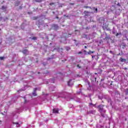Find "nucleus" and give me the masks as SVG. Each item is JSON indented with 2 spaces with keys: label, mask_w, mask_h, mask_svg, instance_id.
I'll list each match as a JSON object with an SVG mask.
<instances>
[{
  "label": "nucleus",
  "mask_w": 128,
  "mask_h": 128,
  "mask_svg": "<svg viewBox=\"0 0 128 128\" xmlns=\"http://www.w3.org/2000/svg\"><path fill=\"white\" fill-rule=\"evenodd\" d=\"M104 105L101 104L98 106V108H99V112L101 113V116H103V118H104V115L102 114V112L105 113L106 110L104 108Z\"/></svg>",
  "instance_id": "nucleus-1"
},
{
  "label": "nucleus",
  "mask_w": 128,
  "mask_h": 128,
  "mask_svg": "<svg viewBox=\"0 0 128 128\" xmlns=\"http://www.w3.org/2000/svg\"><path fill=\"white\" fill-rule=\"evenodd\" d=\"M84 54H92L96 52L94 51H91V50H90L88 52H86V50H84Z\"/></svg>",
  "instance_id": "nucleus-2"
},
{
  "label": "nucleus",
  "mask_w": 128,
  "mask_h": 128,
  "mask_svg": "<svg viewBox=\"0 0 128 128\" xmlns=\"http://www.w3.org/2000/svg\"><path fill=\"white\" fill-rule=\"evenodd\" d=\"M68 86H74V82H72V80H69V82H68Z\"/></svg>",
  "instance_id": "nucleus-3"
},
{
  "label": "nucleus",
  "mask_w": 128,
  "mask_h": 128,
  "mask_svg": "<svg viewBox=\"0 0 128 128\" xmlns=\"http://www.w3.org/2000/svg\"><path fill=\"white\" fill-rule=\"evenodd\" d=\"M88 18H90V20H88V19H86L87 22H94V20L92 19V18L90 17V16H88Z\"/></svg>",
  "instance_id": "nucleus-4"
},
{
  "label": "nucleus",
  "mask_w": 128,
  "mask_h": 128,
  "mask_svg": "<svg viewBox=\"0 0 128 128\" xmlns=\"http://www.w3.org/2000/svg\"><path fill=\"white\" fill-rule=\"evenodd\" d=\"M92 60H94V58H96V56H97V59H96V60H98V54L96 53V54L94 55L93 54L92 56Z\"/></svg>",
  "instance_id": "nucleus-5"
},
{
  "label": "nucleus",
  "mask_w": 128,
  "mask_h": 128,
  "mask_svg": "<svg viewBox=\"0 0 128 128\" xmlns=\"http://www.w3.org/2000/svg\"><path fill=\"white\" fill-rule=\"evenodd\" d=\"M88 114H96V110H90L88 112Z\"/></svg>",
  "instance_id": "nucleus-6"
},
{
  "label": "nucleus",
  "mask_w": 128,
  "mask_h": 128,
  "mask_svg": "<svg viewBox=\"0 0 128 128\" xmlns=\"http://www.w3.org/2000/svg\"><path fill=\"white\" fill-rule=\"evenodd\" d=\"M53 112L54 114H58V108H54Z\"/></svg>",
  "instance_id": "nucleus-7"
},
{
  "label": "nucleus",
  "mask_w": 128,
  "mask_h": 128,
  "mask_svg": "<svg viewBox=\"0 0 128 128\" xmlns=\"http://www.w3.org/2000/svg\"><path fill=\"white\" fill-rule=\"evenodd\" d=\"M99 22H100V24H104V18H100V20L99 21Z\"/></svg>",
  "instance_id": "nucleus-8"
},
{
  "label": "nucleus",
  "mask_w": 128,
  "mask_h": 128,
  "mask_svg": "<svg viewBox=\"0 0 128 128\" xmlns=\"http://www.w3.org/2000/svg\"><path fill=\"white\" fill-rule=\"evenodd\" d=\"M22 52L24 54H28V50L27 49H25L24 50H23L22 51Z\"/></svg>",
  "instance_id": "nucleus-9"
},
{
  "label": "nucleus",
  "mask_w": 128,
  "mask_h": 128,
  "mask_svg": "<svg viewBox=\"0 0 128 128\" xmlns=\"http://www.w3.org/2000/svg\"><path fill=\"white\" fill-rule=\"evenodd\" d=\"M82 38H86V40H90L88 36V35H86V34H84L82 36Z\"/></svg>",
  "instance_id": "nucleus-10"
},
{
  "label": "nucleus",
  "mask_w": 128,
  "mask_h": 128,
  "mask_svg": "<svg viewBox=\"0 0 128 128\" xmlns=\"http://www.w3.org/2000/svg\"><path fill=\"white\" fill-rule=\"evenodd\" d=\"M120 60L122 62H126V59H124V58H120Z\"/></svg>",
  "instance_id": "nucleus-11"
},
{
  "label": "nucleus",
  "mask_w": 128,
  "mask_h": 128,
  "mask_svg": "<svg viewBox=\"0 0 128 128\" xmlns=\"http://www.w3.org/2000/svg\"><path fill=\"white\" fill-rule=\"evenodd\" d=\"M82 48H86L87 46H86V44H84L82 45Z\"/></svg>",
  "instance_id": "nucleus-12"
},
{
  "label": "nucleus",
  "mask_w": 128,
  "mask_h": 128,
  "mask_svg": "<svg viewBox=\"0 0 128 128\" xmlns=\"http://www.w3.org/2000/svg\"><path fill=\"white\" fill-rule=\"evenodd\" d=\"M92 10H95V12L94 11V12H98V8H95L94 7H93Z\"/></svg>",
  "instance_id": "nucleus-13"
},
{
  "label": "nucleus",
  "mask_w": 128,
  "mask_h": 128,
  "mask_svg": "<svg viewBox=\"0 0 128 128\" xmlns=\"http://www.w3.org/2000/svg\"><path fill=\"white\" fill-rule=\"evenodd\" d=\"M1 9L2 10H6V6H2Z\"/></svg>",
  "instance_id": "nucleus-14"
},
{
  "label": "nucleus",
  "mask_w": 128,
  "mask_h": 128,
  "mask_svg": "<svg viewBox=\"0 0 128 128\" xmlns=\"http://www.w3.org/2000/svg\"><path fill=\"white\" fill-rule=\"evenodd\" d=\"M44 0H34V2H42Z\"/></svg>",
  "instance_id": "nucleus-15"
},
{
  "label": "nucleus",
  "mask_w": 128,
  "mask_h": 128,
  "mask_svg": "<svg viewBox=\"0 0 128 128\" xmlns=\"http://www.w3.org/2000/svg\"><path fill=\"white\" fill-rule=\"evenodd\" d=\"M20 2H16L15 4V6H20Z\"/></svg>",
  "instance_id": "nucleus-16"
},
{
  "label": "nucleus",
  "mask_w": 128,
  "mask_h": 128,
  "mask_svg": "<svg viewBox=\"0 0 128 128\" xmlns=\"http://www.w3.org/2000/svg\"><path fill=\"white\" fill-rule=\"evenodd\" d=\"M102 28L104 30L105 28H108V25L104 26V24H103Z\"/></svg>",
  "instance_id": "nucleus-17"
},
{
  "label": "nucleus",
  "mask_w": 128,
  "mask_h": 128,
  "mask_svg": "<svg viewBox=\"0 0 128 128\" xmlns=\"http://www.w3.org/2000/svg\"><path fill=\"white\" fill-rule=\"evenodd\" d=\"M116 9V7H114V6H112L111 7V11L112 12V10H115Z\"/></svg>",
  "instance_id": "nucleus-18"
},
{
  "label": "nucleus",
  "mask_w": 128,
  "mask_h": 128,
  "mask_svg": "<svg viewBox=\"0 0 128 128\" xmlns=\"http://www.w3.org/2000/svg\"><path fill=\"white\" fill-rule=\"evenodd\" d=\"M122 36V33H116V36Z\"/></svg>",
  "instance_id": "nucleus-19"
},
{
  "label": "nucleus",
  "mask_w": 128,
  "mask_h": 128,
  "mask_svg": "<svg viewBox=\"0 0 128 128\" xmlns=\"http://www.w3.org/2000/svg\"><path fill=\"white\" fill-rule=\"evenodd\" d=\"M32 96H36V92H33Z\"/></svg>",
  "instance_id": "nucleus-20"
},
{
  "label": "nucleus",
  "mask_w": 128,
  "mask_h": 128,
  "mask_svg": "<svg viewBox=\"0 0 128 128\" xmlns=\"http://www.w3.org/2000/svg\"><path fill=\"white\" fill-rule=\"evenodd\" d=\"M62 6H64L63 4H61L59 5V8H62Z\"/></svg>",
  "instance_id": "nucleus-21"
},
{
  "label": "nucleus",
  "mask_w": 128,
  "mask_h": 128,
  "mask_svg": "<svg viewBox=\"0 0 128 128\" xmlns=\"http://www.w3.org/2000/svg\"><path fill=\"white\" fill-rule=\"evenodd\" d=\"M32 40H36V37L34 36L32 38Z\"/></svg>",
  "instance_id": "nucleus-22"
},
{
  "label": "nucleus",
  "mask_w": 128,
  "mask_h": 128,
  "mask_svg": "<svg viewBox=\"0 0 128 128\" xmlns=\"http://www.w3.org/2000/svg\"><path fill=\"white\" fill-rule=\"evenodd\" d=\"M38 16H36V17H34V20H38Z\"/></svg>",
  "instance_id": "nucleus-23"
},
{
  "label": "nucleus",
  "mask_w": 128,
  "mask_h": 128,
  "mask_svg": "<svg viewBox=\"0 0 128 128\" xmlns=\"http://www.w3.org/2000/svg\"><path fill=\"white\" fill-rule=\"evenodd\" d=\"M14 124H18V126H20V124H18V122H14Z\"/></svg>",
  "instance_id": "nucleus-24"
},
{
  "label": "nucleus",
  "mask_w": 128,
  "mask_h": 128,
  "mask_svg": "<svg viewBox=\"0 0 128 128\" xmlns=\"http://www.w3.org/2000/svg\"><path fill=\"white\" fill-rule=\"evenodd\" d=\"M0 60H4V57H0Z\"/></svg>",
  "instance_id": "nucleus-25"
},
{
  "label": "nucleus",
  "mask_w": 128,
  "mask_h": 128,
  "mask_svg": "<svg viewBox=\"0 0 128 128\" xmlns=\"http://www.w3.org/2000/svg\"><path fill=\"white\" fill-rule=\"evenodd\" d=\"M90 106H96L95 104H92V103H90Z\"/></svg>",
  "instance_id": "nucleus-26"
},
{
  "label": "nucleus",
  "mask_w": 128,
  "mask_h": 128,
  "mask_svg": "<svg viewBox=\"0 0 128 128\" xmlns=\"http://www.w3.org/2000/svg\"><path fill=\"white\" fill-rule=\"evenodd\" d=\"M49 4L50 6H54V3L52 2V3H50Z\"/></svg>",
  "instance_id": "nucleus-27"
},
{
  "label": "nucleus",
  "mask_w": 128,
  "mask_h": 128,
  "mask_svg": "<svg viewBox=\"0 0 128 128\" xmlns=\"http://www.w3.org/2000/svg\"><path fill=\"white\" fill-rule=\"evenodd\" d=\"M36 90H38V88H34V92H36Z\"/></svg>",
  "instance_id": "nucleus-28"
},
{
  "label": "nucleus",
  "mask_w": 128,
  "mask_h": 128,
  "mask_svg": "<svg viewBox=\"0 0 128 128\" xmlns=\"http://www.w3.org/2000/svg\"><path fill=\"white\" fill-rule=\"evenodd\" d=\"M108 102H110V104H112V102L110 101V99L108 100Z\"/></svg>",
  "instance_id": "nucleus-29"
},
{
  "label": "nucleus",
  "mask_w": 128,
  "mask_h": 128,
  "mask_svg": "<svg viewBox=\"0 0 128 128\" xmlns=\"http://www.w3.org/2000/svg\"><path fill=\"white\" fill-rule=\"evenodd\" d=\"M126 94H128V88L126 89Z\"/></svg>",
  "instance_id": "nucleus-30"
},
{
  "label": "nucleus",
  "mask_w": 128,
  "mask_h": 128,
  "mask_svg": "<svg viewBox=\"0 0 128 128\" xmlns=\"http://www.w3.org/2000/svg\"><path fill=\"white\" fill-rule=\"evenodd\" d=\"M66 50H70V48L69 47H66Z\"/></svg>",
  "instance_id": "nucleus-31"
},
{
  "label": "nucleus",
  "mask_w": 128,
  "mask_h": 128,
  "mask_svg": "<svg viewBox=\"0 0 128 128\" xmlns=\"http://www.w3.org/2000/svg\"><path fill=\"white\" fill-rule=\"evenodd\" d=\"M80 76L78 75V74H77L76 75V78H80Z\"/></svg>",
  "instance_id": "nucleus-32"
},
{
  "label": "nucleus",
  "mask_w": 128,
  "mask_h": 128,
  "mask_svg": "<svg viewBox=\"0 0 128 128\" xmlns=\"http://www.w3.org/2000/svg\"><path fill=\"white\" fill-rule=\"evenodd\" d=\"M77 68H80V64L77 65Z\"/></svg>",
  "instance_id": "nucleus-33"
},
{
  "label": "nucleus",
  "mask_w": 128,
  "mask_h": 128,
  "mask_svg": "<svg viewBox=\"0 0 128 128\" xmlns=\"http://www.w3.org/2000/svg\"><path fill=\"white\" fill-rule=\"evenodd\" d=\"M112 34H116V31H114V30H112Z\"/></svg>",
  "instance_id": "nucleus-34"
},
{
  "label": "nucleus",
  "mask_w": 128,
  "mask_h": 128,
  "mask_svg": "<svg viewBox=\"0 0 128 128\" xmlns=\"http://www.w3.org/2000/svg\"><path fill=\"white\" fill-rule=\"evenodd\" d=\"M86 8H92L90 7L89 6H85Z\"/></svg>",
  "instance_id": "nucleus-35"
},
{
  "label": "nucleus",
  "mask_w": 128,
  "mask_h": 128,
  "mask_svg": "<svg viewBox=\"0 0 128 128\" xmlns=\"http://www.w3.org/2000/svg\"><path fill=\"white\" fill-rule=\"evenodd\" d=\"M110 54H114V52H112V50H110Z\"/></svg>",
  "instance_id": "nucleus-36"
},
{
  "label": "nucleus",
  "mask_w": 128,
  "mask_h": 128,
  "mask_svg": "<svg viewBox=\"0 0 128 128\" xmlns=\"http://www.w3.org/2000/svg\"><path fill=\"white\" fill-rule=\"evenodd\" d=\"M64 16H66V18H68V16L64 15Z\"/></svg>",
  "instance_id": "nucleus-37"
},
{
  "label": "nucleus",
  "mask_w": 128,
  "mask_h": 128,
  "mask_svg": "<svg viewBox=\"0 0 128 128\" xmlns=\"http://www.w3.org/2000/svg\"><path fill=\"white\" fill-rule=\"evenodd\" d=\"M20 10H22V6H20Z\"/></svg>",
  "instance_id": "nucleus-38"
},
{
  "label": "nucleus",
  "mask_w": 128,
  "mask_h": 128,
  "mask_svg": "<svg viewBox=\"0 0 128 128\" xmlns=\"http://www.w3.org/2000/svg\"><path fill=\"white\" fill-rule=\"evenodd\" d=\"M72 36V34H68V36Z\"/></svg>",
  "instance_id": "nucleus-39"
},
{
  "label": "nucleus",
  "mask_w": 128,
  "mask_h": 128,
  "mask_svg": "<svg viewBox=\"0 0 128 128\" xmlns=\"http://www.w3.org/2000/svg\"><path fill=\"white\" fill-rule=\"evenodd\" d=\"M2 20V17H0V20Z\"/></svg>",
  "instance_id": "nucleus-40"
},
{
  "label": "nucleus",
  "mask_w": 128,
  "mask_h": 128,
  "mask_svg": "<svg viewBox=\"0 0 128 128\" xmlns=\"http://www.w3.org/2000/svg\"><path fill=\"white\" fill-rule=\"evenodd\" d=\"M118 6H120V3L118 4Z\"/></svg>",
  "instance_id": "nucleus-41"
},
{
  "label": "nucleus",
  "mask_w": 128,
  "mask_h": 128,
  "mask_svg": "<svg viewBox=\"0 0 128 128\" xmlns=\"http://www.w3.org/2000/svg\"><path fill=\"white\" fill-rule=\"evenodd\" d=\"M56 18L58 19V16H56Z\"/></svg>",
  "instance_id": "nucleus-42"
},
{
  "label": "nucleus",
  "mask_w": 128,
  "mask_h": 128,
  "mask_svg": "<svg viewBox=\"0 0 128 128\" xmlns=\"http://www.w3.org/2000/svg\"><path fill=\"white\" fill-rule=\"evenodd\" d=\"M90 14V12H87V14Z\"/></svg>",
  "instance_id": "nucleus-43"
},
{
  "label": "nucleus",
  "mask_w": 128,
  "mask_h": 128,
  "mask_svg": "<svg viewBox=\"0 0 128 128\" xmlns=\"http://www.w3.org/2000/svg\"><path fill=\"white\" fill-rule=\"evenodd\" d=\"M70 4L74 5V3H70Z\"/></svg>",
  "instance_id": "nucleus-44"
},
{
  "label": "nucleus",
  "mask_w": 128,
  "mask_h": 128,
  "mask_svg": "<svg viewBox=\"0 0 128 128\" xmlns=\"http://www.w3.org/2000/svg\"><path fill=\"white\" fill-rule=\"evenodd\" d=\"M118 56H120V53H119V54H118Z\"/></svg>",
  "instance_id": "nucleus-45"
},
{
  "label": "nucleus",
  "mask_w": 128,
  "mask_h": 128,
  "mask_svg": "<svg viewBox=\"0 0 128 128\" xmlns=\"http://www.w3.org/2000/svg\"><path fill=\"white\" fill-rule=\"evenodd\" d=\"M124 70H128V68H124Z\"/></svg>",
  "instance_id": "nucleus-46"
},
{
  "label": "nucleus",
  "mask_w": 128,
  "mask_h": 128,
  "mask_svg": "<svg viewBox=\"0 0 128 128\" xmlns=\"http://www.w3.org/2000/svg\"><path fill=\"white\" fill-rule=\"evenodd\" d=\"M94 80H96V78H95Z\"/></svg>",
  "instance_id": "nucleus-47"
},
{
  "label": "nucleus",
  "mask_w": 128,
  "mask_h": 128,
  "mask_svg": "<svg viewBox=\"0 0 128 128\" xmlns=\"http://www.w3.org/2000/svg\"><path fill=\"white\" fill-rule=\"evenodd\" d=\"M88 16V15H86V16H85L86 18V16Z\"/></svg>",
  "instance_id": "nucleus-48"
},
{
  "label": "nucleus",
  "mask_w": 128,
  "mask_h": 128,
  "mask_svg": "<svg viewBox=\"0 0 128 128\" xmlns=\"http://www.w3.org/2000/svg\"><path fill=\"white\" fill-rule=\"evenodd\" d=\"M47 40H48V37H46Z\"/></svg>",
  "instance_id": "nucleus-49"
},
{
  "label": "nucleus",
  "mask_w": 128,
  "mask_h": 128,
  "mask_svg": "<svg viewBox=\"0 0 128 128\" xmlns=\"http://www.w3.org/2000/svg\"><path fill=\"white\" fill-rule=\"evenodd\" d=\"M44 37H42V40H44Z\"/></svg>",
  "instance_id": "nucleus-50"
},
{
  "label": "nucleus",
  "mask_w": 128,
  "mask_h": 128,
  "mask_svg": "<svg viewBox=\"0 0 128 128\" xmlns=\"http://www.w3.org/2000/svg\"><path fill=\"white\" fill-rule=\"evenodd\" d=\"M26 100H25L24 102L26 103Z\"/></svg>",
  "instance_id": "nucleus-51"
},
{
  "label": "nucleus",
  "mask_w": 128,
  "mask_h": 128,
  "mask_svg": "<svg viewBox=\"0 0 128 128\" xmlns=\"http://www.w3.org/2000/svg\"><path fill=\"white\" fill-rule=\"evenodd\" d=\"M52 13H53V14H54V12H53Z\"/></svg>",
  "instance_id": "nucleus-52"
},
{
  "label": "nucleus",
  "mask_w": 128,
  "mask_h": 128,
  "mask_svg": "<svg viewBox=\"0 0 128 128\" xmlns=\"http://www.w3.org/2000/svg\"><path fill=\"white\" fill-rule=\"evenodd\" d=\"M0 16H2V14L0 13Z\"/></svg>",
  "instance_id": "nucleus-53"
},
{
  "label": "nucleus",
  "mask_w": 128,
  "mask_h": 128,
  "mask_svg": "<svg viewBox=\"0 0 128 128\" xmlns=\"http://www.w3.org/2000/svg\"><path fill=\"white\" fill-rule=\"evenodd\" d=\"M78 54H80V52H79Z\"/></svg>",
  "instance_id": "nucleus-54"
},
{
  "label": "nucleus",
  "mask_w": 128,
  "mask_h": 128,
  "mask_svg": "<svg viewBox=\"0 0 128 128\" xmlns=\"http://www.w3.org/2000/svg\"><path fill=\"white\" fill-rule=\"evenodd\" d=\"M80 54H82V52H80Z\"/></svg>",
  "instance_id": "nucleus-55"
},
{
  "label": "nucleus",
  "mask_w": 128,
  "mask_h": 128,
  "mask_svg": "<svg viewBox=\"0 0 128 128\" xmlns=\"http://www.w3.org/2000/svg\"><path fill=\"white\" fill-rule=\"evenodd\" d=\"M2 29L0 28V30H1Z\"/></svg>",
  "instance_id": "nucleus-56"
},
{
  "label": "nucleus",
  "mask_w": 128,
  "mask_h": 128,
  "mask_svg": "<svg viewBox=\"0 0 128 128\" xmlns=\"http://www.w3.org/2000/svg\"><path fill=\"white\" fill-rule=\"evenodd\" d=\"M107 14H108V12Z\"/></svg>",
  "instance_id": "nucleus-57"
},
{
  "label": "nucleus",
  "mask_w": 128,
  "mask_h": 128,
  "mask_svg": "<svg viewBox=\"0 0 128 128\" xmlns=\"http://www.w3.org/2000/svg\"><path fill=\"white\" fill-rule=\"evenodd\" d=\"M78 94H80V92H78Z\"/></svg>",
  "instance_id": "nucleus-58"
}]
</instances>
